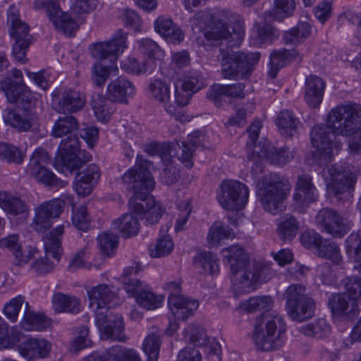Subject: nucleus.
Instances as JSON below:
<instances>
[{"label":"nucleus","mask_w":361,"mask_h":361,"mask_svg":"<svg viewBox=\"0 0 361 361\" xmlns=\"http://www.w3.org/2000/svg\"><path fill=\"white\" fill-rule=\"evenodd\" d=\"M99 178V167L95 164H90L75 176L74 190L79 196H87L93 190Z\"/></svg>","instance_id":"obj_23"},{"label":"nucleus","mask_w":361,"mask_h":361,"mask_svg":"<svg viewBox=\"0 0 361 361\" xmlns=\"http://www.w3.org/2000/svg\"><path fill=\"white\" fill-rule=\"evenodd\" d=\"M78 129V122L75 117L73 116H60L53 125L51 135L54 137L68 136Z\"/></svg>","instance_id":"obj_44"},{"label":"nucleus","mask_w":361,"mask_h":361,"mask_svg":"<svg viewBox=\"0 0 361 361\" xmlns=\"http://www.w3.org/2000/svg\"><path fill=\"white\" fill-rule=\"evenodd\" d=\"M184 338L195 346H206L209 343L205 329L200 325L190 324L185 328Z\"/></svg>","instance_id":"obj_52"},{"label":"nucleus","mask_w":361,"mask_h":361,"mask_svg":"<svg viewBox=\"0 0 361 361\" xmlns=\"http://www.w3.org/2000/svg\"><path fill=\"white\" fill-rule=\"evenodd\" d=\"M4 91L8 102L23 111H32L35 106L36 98L24 82H9L6 84Z\"/></svg>","instance_id":"obj_20"},{"label":"nucleus","mask_w":361,"mask_h":361,"mask_svg":"<svg viewBox=\"0 0 361 361\" xmlns=\"http://www.w3.org/2000/svg\"><path fill=\"white\" fill-rule=\"evenodd\" d=\"M317 253L319 257L329 259L336 264H340L343 259L338 245L327 240L322 239V243L319 245Z\"/></svg>","instance_id":"obj_56"},{"label":"nucleus","mask_w":361,"mask_h":361,"mask_svg":"<svg viewBox=\"0 0 361 361\" xmlns=\"http://www.w3.org/2000/svg\"><path fill=\"white\" fill-rule=\"evenodd\" d=\"M90 307L95 313V324L101 336L105 339L124 341L123 317L120 314H107L109 304L116 298L109 286L102 283L87 290Z\"/></svg>","instance_id":"obj_3"},{"label":"nucleus","mask_w":361,"mask_h":361,"mask_svg":"<svg viewBox=\"0 0 361 361\" xmlns=\"http://www.w3.org/2000/svg\"><path fill=\"white\" fill-rule=\"evenodd\" d=\"M262 154L271 164L279 166L286 164L294 158L293 151L287 147L276 149L275 147L268 145L264 147Z\"/></svg>","instance_id":"obj_41"},{"label":"nucleus","mask_w":361,"mask_h":361,"mask_svg":"<svg viewBox=\"0 0 361 361\" xmlns=\"http://www.w3.org/2000/svg\"><path fill=\"white\" fill-rule=\"evenodd\" d=\"M20 325L25 331H42L49 325V322L44 314L30 311L28 302H25V310Z\"/></svg>","instance_id":"obj_39"},{"label":"nucleus","mask_w":361,"mask_h":361,"mask_svg":"<svg viewBox=\"0 0 361 361\" xmlns=\"http://www.w3.org/2000/svg\"><path fill=\"white\" fill-rule=\"evenodd\" d=\"M135 93L136 88L130 80L125 77H118L108 84L106 96L114 102L127 104L128 99Z\"/></svg>","instance_id":"obj_22"},{"label":"nucleus","mask_w":361,"mask_h":361,"mask_svg":"<svg viewBox=\"0 0 361 361\" xmlns=\"http://www.w3.org/2000/svg\"><path fill=\"white\" fill-rule=\"evenodd\" d=\"M276 124L282 134L291 137L296 133L300 122L292 111L284 110L278 115Z\"/></svg>","instance_id":"obj_43"},{"label":"nucleus","mask_w":361,"mask_h":361,"mask_svg":"<svg viewBox=\"0 0 361 361\" xmlns=\"http://www.w3.org/2000/svg\"><path fill=\"white\" fill-rule=\"evenodd\" d=\"M87 359L88 361H142L136 350L118 345L108 348L102 355H92Z\"/></svg>","instance_id":"obj_28"},{"label":"nucleus","mask_w":361,"mask_h":361,"mask_svg":"<svg viewBox=\"0 0 361 361\" xmlns=\"http://www.w3.org/2000/svg\"><path fill=\"white\" fill-rule=\"evenodd\" d=\"M57 30L65 35L71 37L78 29V24L70 14L66 13H56L49 17Z\"/></svg>","instance_id":"obj_47"},{"label":"nucleus","mask_w":361,"mask_h":361,"mask_svg":"<svg viewBox=\"0 0 361 361\" xmlns=\"http://www.w3.org/2000/svg\"><path fill=\"white\" fill-rule=\"evenodd\" d=\"M0 247L9 250L14 255L16 263L20 266L27 264L37 252V250L32 247L23 249L19 243V235L17 234L1 238Z\"/></svg>","instance_id":"obj_26"},{"label":"nucleus","mask_w":361,"mask_h":361,"mask_svg":"<svg viewBox=\"0 0 361 361\" xmlns=\"http://www.w3.org/2000/svg\"><path fill=\"white\" fill-rule=\"evenodd\" d=\"M51 97L53 108L60 114L77 113L84 108L86 103L85 94L73 88L56 89Z\"/></svg>","instance_id":"obj_16"},{"label":"nucleus","mask_w":361,"mask_h":361,"mask_svg":"<svg viewBox=\"0 0 361 361\" xmlns=\"http://www.w3.org/2000/svg\"><path fill=\"white\" fill-rule=\"evenodd\" d=\"M121 66L128 73L142 75L147 72L152 73L156 68V63L145 60L140 62L135 57L129 56L121 61Z\"/></svg>","instance_id":"obj_49"},{"label":"nucleus","mask_w":361,"mask_h":361,"mask_svg":"<svg viewBox=\"0 0 361 361\" xmlns=\"http://www.w3.org/2000/svg\"><path fill=\"white\" fill-rule=\"evenodd\" d=\"M361 108L347 104L332 109L326 117V124L315 125L310 131L312 145L316 149L319 164L332 160L341 147L336 135L353 136L348 142L351 154H361Z\"/></svg>","instance_id":"obj_1"},{"label":"nucleus","mask_w":361,"mask_h":361,"mask_svg":"<svg viewBox=\"0 0 361 361\" xmlns=\"http://www.w3.org/2000/svg\"><path fill=\"white\" fill-rule=\"evenodd\" d=\"M299 331L307 336L324 339L331 334V327L325 319L319 318L312 323L301 326Z\"/></svg>","instance_id":"obj_42"},{"label":"nucleus","mask_w":361,"mask_h":361,"mask_svg":"<svg viewBox=\"0 0 361 361\" xmlns=\"http://www.w3.org/2000/svg\"><path fill=\"white\" fill-rule=\"evenodd\" d=\"M128 35V32L121 29L118 30L110 40L92 44L90 47L92 55L98 59L111 57L114 62L127 49Z\"/></svg>","instance_id":"obj_17"},{"label":"nucleus","mask_w":361,"mask_h":361,"mask_svg":"<svg viewBox=\"0 0 361 361\" xmlns=\"http://www.w3.org/2000/svg\"><path fill=\"white\" fill-rule=\"evenodd\" d=\"M285 309L293 321L302 322L314 315L315 302L300 284L290 285L286 290Z\"/></svg>","instance_id":"obj_9"},{"label":"nucleus","mask_w":361,"mask_h":361,"mask_svg":"<svg viewBox=\"0 0 361 361\" xmlns=\"http://www.w3.org/2000/svg\"><path fill=\"white\" fill-rule=\"evenodd\" d=\"M92 155L84 149H80V142L75 135H70L62 140L59 144V151L55 158V164L73 172L83 164L90 161Z\"/></svg>","instance_id":"obj_11"},{"label":"nucleus","mask_w":361,"mask_h":361,"mask_svg":"<svg viewBox=\"0 0 361 361\" xmlns=\"http://www.w3.org/2000/svg\"><path fill=\"white\" fill-rule=\"evenodd\" d=\"M312 33V25L307 22H299L295 27L283 32V39L286 44H301Z\"/></svg>","instance_id":"obj_37"},{"label":"nucleus","mask_w":361,"mask_h":361,"mask_svg":"<svg viewBox=\"0 0 361 361\" xmlns=\"http://www.w3.org/2000/svg\"><path fill=\"white\" fill-rule=\"evenodd\" d=\"M135 300L137 303L143 308L154 310L161 305L163 298L155 295L152 292L144 288L136 296Z\"/></svg>","instance_id":"obj_61"},{"label":"nucleus","mask_w":361,"mask_h":361,"mask_svg":"<svg viewBox=\"0 0 361 361\" xmlns=\"http://www.w3.org/2000/svg\"><path fill=\"white\" fill-rule=\"evenodd\" d=\"M160 346L159 335L151 334L146 337L142 343V349L147 356L148 361H157Z\"/></svg>","instance_id":"obj_59"},{"label":"nucleus","mask_w":361,"mask_h":361,"mask_svg":"<svg viewBox=\"0 0 361 361\" xmlns=\"http://www.w3.org/2000/svg\"><path fill=\"white\" fill-rule=\"evenodd\" d=\"M300 228V224L294 216L286 214L276 221V233L279 239L283 242L293 240Z\"/></svg>","instance_id":"obj_31"},{"label":"nucleus","mask_w":361,"mask_h":361,"mask_svg":"<svg viewBox=\"0 0 361 361\" xmlns=\"http://www.w3.org/2000/svg\"><path fill=\"white\" fill-rule=\"evenodd\" d=\"M140 271L137 265L129 267L124 269L122 279L123 287L130 297H135L144 288L143 284L135 276Z\"/></svg>","instance_id":"obj_40"},{"label":"nucleus","mask_w":361,"mask_h":361,"mask_svg":"<svg viewBox=\"0 0 361 361\" xmlns=\"http://www.w3.org/2000/svg\"><path fill=\"white\" fill-rule=\"evenodd\" d=\"M345 245L349 257L358 263L354 266L357 271L355 267L361 264V230L352 232L345 239Z\"/></svg>","instance_id":"obj_50"},{"label":"nucleus","mask_w":361,"mask_h":361,"mask_svg":"<svg viewBox=\"0 0 361 361\" xmlns=\"http://www.w3.org/2000/svg\"><path fill=\"white\" fill-rule=\"evenodd\" d=\"M8 23L11 25L10 36L14 40L13 56L17 61L25 63L27 51L32 42L30 27L20 20L15 7H11L8 11Z\"/></svg>","instance_id":"obj_13"},{"label":"nucleus","mask_w":361,"mask_h":361,"mask_svg":"<svg viewBox=\"0 0 361 361\" xmlns=\"http://www.w3.org/2000/svg\"><path fill=\"white\" fill-rule=\"evenodd\" d=\"M51 350V343L46 339L39 338H28L18 346L20 355L29 361L46 357Z\"/></svg>","instance_id":"obj_24"},{"label":"nucleus","mask_w":361,"mask_h":361,"mask_svg":"<svg viewBox=\"0 0 361 361\" xmlns=\"http://www.w3.org/2000/svg\"><path fill=\"white\" fill-rule=\"evenodd\" d=\"M235 235L233 230L220 221L214 222L209 229L207 241L212 247H217L224 239L233 238Z\"/></svg>","instance_id":"obj_46"},{"label":"nucleus","mask_w":361,"mask_h":361,"mask_svg":"<svg viewBox=\"0 0 361 361\" xmlns=\"http://www.w3.org/2000/svg\"><path fill=\"white\" fill-rule=\"evenodd\" d=\"M290 188L289 181L277 173L266 176L259 182L257 190L263 208L273 214L283 211Z\"/></svg>","instance_id":"obj_4"},{"label":"nucleus","mask_w":361,"mask_h":361,"mask_svg":"<svg viewBox=\"0 0 361 361\" xmlns=\"http://www.w3.org/2000/svg\"><path fill=\"white\" fill-rule=\"evenodd\" d=\"M147 91L149 98L159 103L166 105L170 100V85L163 79L151 80Z\"/></svg>","instance_id":"obj_38"},{"label":"nucleus","mask_w":361,"mask_h":361,"mask_svg":"<svg viewBox=\"0 0 361 361\" xmlns=\"http://www.w3.org/2000/svg\"><path fill=\"white\" fill-rule=\"evenodd\" d=\"M200 137V133L195 132L188 135L187 141L181 142L180 145L178 143L177 154L178 159L188 169H191L193 166L192 155L194 150L201 146Z\"/></svg>","instance_id":"obj_30"},{"label":"nucleus","mask_w":361,"mask_h":361,"mask_svg":"<svg viewBox=\"0 0 361 361\" xmlns=\"http://www.w3.org/2000/svg\"><path fill=\"white\" fill-rule=\"evenodd\" d=\"M32 174L38 182L52 188H64L67 185L66 181L59 179L46 166L36 168L35 170L32 171Z\"/></svg>","instance_id":"obj_54"},{"label":"nucleus","mask_w":361,"mask_h":361,"mask_svg":"<svg viewBox=\"0 0 361 361\" xmlns=\"http://www.w3.org/2000/svg\"><path fill=\"white\" fill-rule=\"evenodd\" d=\"M103 59L94 63L92 67V80L94 85L102 87L110 76H116L118 73V68L110 59L109 65L104 64Z\"/></svg>","instance_id":"obj_34"},{"label":"nucleus","mask_w":361,"mask_h":361,"mask_svg":"<svg viewBox=\"0 0 361 361\" xmlns=\"http://www.w3.org/2000/svg\"><path fill=\"white\" fill-rule=\"evenodd\" d=\"M325 82L324 80L314 75H310L305 80V100L307 104L312 107H318L322 99Z\"/></svg>","instance_id":"obj_29"},{"label":"nucleus","mask_w":361,"mask_h":361,"mask_svg":"<svg viewBox=\"0 0 361 361\" xmlns=\"http://www.w3.org/2000/svg\"><path fill=\"white\" fill-rule=\"evenodd\" d=\"M347 293L332 296L329 305L334 314L353 319L359 313L357 300L361 301V276L343 280Z\"/></svg>","instance_id":"obj_8"},{"label":"nucleus","mask_w":361,"mask_h":361,"mask_svg":"<svg viewBox=\"0 0 361 361\" xmlns=\"http://www.w3.org/2000/svg\"><path fill=\"white\" fill-rule=\"evenodd\" d=\"M212 19L213 25L204 33L208 40L217 41L230 37L237 39L243 38V23L239 15L221 10L214 14Z\"/></svg>","instance_id":"obj_10"},{"label":"nucleus","mask_w":361,"mask_h":361,"mask_svg":"<svg viewBox=\"0 0 361 361\" xmlns=\"http://www.w3.org/2000/svg\"><path fill=\"white\" fill-rule=\"evenodd\" d=\"M105 95H97L94 96L91 99V105L94 110L96 117L101 121L104 122L107 121L111 114L114 112L113 103Z\"/></svg>","instance_id":"obj_48"},{"label":"nucleus","mask_w":361,"mask_h":361,"mask_svg":"<svg viewBox=\"0 0 361 361\" xmlns=\"http://www.w3.org/2000/svg\"><path fill=\"white\" fill-rule=\"evenodd\" d=\"M180 300V304L173 305V308L171 310L174 317L185 320L189 316L193 314L194 312L197 309L199 303L196 300H186L183 297Z\"/></svg>","instance_id":"obj_58"},{"label":"nucleus","mask_w":361,"mask_h":361,"mask_svg":"<svg viewBox=\"0 0 361 361\" xmlns=\"http://www.w3.org/2000/svg\"><path fill=\"white\" fill-rule=\"evenodd\" d=\"M331 181L326 185L329 195L338 200H350L353 195L356 175L348 166L332 165L329 169Z\"/></svg>","instance_id":"obj_12"},{"label":"nucleus","mask_w":361,"mask_h":361,"mask_svg":"<svg viewBox=\"0 0 361 361\" xmlns=\"http://www.w3.org/2000/svg\"><path fill=\"white\" fill-rule=\"evenodd\" d=\"M295 8L294 0H274L271 13L275 20L281 21L292 16Z\"/></svg>","instance_id":"obj_57"},{"label":"nucleus","mask_w":361,"mask_h":361,"mask_svg":"<svg viewBox=\"0 0 361 361\" xmlns=\"http://www.w3.org/2000/svg\"><path fill=\"white\" fill-rule=\"evenodd\" d=\"M221 73L228 80L246 79L254 71L260 59V53L220 50Z\"/></svg>","instance_id":"obj_5"},{"label":"nucleus","mask_w":361,"mask_h":361,"mask_svg":"<svg viewBox=\"0 0 361 361\" xmlns=\"http://www.w3.org/2000/svg\"><path fill=\"white\" fill-rule=\"evenodd\" d=\"M3 117L6 124L21 132L30 130L37 123V114L33 111L18 113L14 110H6Z\"/></svg>","instance_id":"obj_27"},{"label":"nucleus","mask_w":361,"mask_h":361,"mask_svg":"<svg viewBox=\"0 0 361 361\" xmlns=\"http://www.w3.org/2000/svg\"><path fill=\"white\" fill-rule=\"evenodd\" d=\"M173 249V243L169 235L159 238L154 245L149 247V255L152 257H161L170 254Z\"/></svg>","instance_id":"obj_60"},{"label":"nucleus","mask_w":361,"mask_h":361,"mask_svg":"<svg viewBox=\"0 0 361 361\" xmlns=\"http://www.w3.org/2000/svg\"><path fill=\"white\" fill-rule=\"evenodd\" d=\"M205 86V80L200 72L190 71L185 73L176 84V103L179 106H186L192 96Z\"/></svg>","instance_id":"obj_18"},{"label":"nucleus","mask_w":361,"mask_h":361,"mask_svg":"<svg viewBox=\"0 0 361 361\" xmlns=\"http://www.w3.org/2000/svg\"><path fill=\"white\" fill-rule=\"evenodd\" d=\"M73 224L79 230L86 231L90 226V216L86 206L73 207Z\"/></svg>","instance_id":"obj_62"},{"label":"nucleus","mask_w":361,"mask_h":361,"mask_svg":"<svg viewBox=\"0 0 361 361\" xmlns=\"http://www.w3.org/2000/svg\"><path fill=\"white\" fill-rule=\"evenodd\" d=\"M97 241L102 254L109 257L118 244V236L111 233L106 232L98 235Z\"/></svg>","instance_id":"obj_63"},{"label":"nucleus","mask_w":361,"mask_h":361,"mask_svg":"<svg viewBox=\"0 0 361 361\" xmlns=\"http://www.w3.org/2000/svg\"><path fill=\"white\" fill-rule=\"evenodd\" d=\"M319 192L312 181V177L308 174L298 176L295 192L293 196L295 207L300 212L311 203L318 200Z\"/></svg>","instance_id":"obj_19"},{"label":"nucleus","mask_w":361,"mask_h":361,"mask_svg":"<svg viewBox=\"0 0 361 361\" xmlns=\"http://www.w3.org/2000/svg\"><path fill=\"white\" fill-rule=\"evenodd\" d=\"M52 305L56 312L77 314L82 310L81 302L78 298L62 293L54 295Z\"/></svg>","instance_id":"obj_32"},{"label":"nucleus","mask_w":361,"mask_h":361,"mask_svg":"<svg viewBox=\"0 0 361 361\" xmlns=\"http://www.w3.org/2000/svg\"><path fill=\"white\" fill-rule=\"evenodd\" d=\"M25 155L16 146L6 142H0V160L8 164H21Z\"/></svg>","instance_id":"obj_55"},{"label":"nucleus","mask_w":361,"mask_h":361,"mask_svg":"<svg viewBox=\"0 0 361 361\" xmlns=\"http://www.w3.org/2000/svg\"><path fill=\"white\" fill-rule=\"evenodd\" d=\"M286 331V324L281 315H266L262 324L255 325L253 340L262 350H276L282 345L281 336Z\"/></svg>","instance_id":"obj_7"},{"label":"nucleus","mask_w":361,"mask_h":361,"mask_svg":"<svg viewBox=\"0 0 361 361\" xmlns=\"http://www.w3.org/2000/svg\"><path fill=\"white\" fill-rule=\"evenodd\" d=\"M0 207L13 215L23 214L28 211L27 206L23 200L6 191H0Z\"/></svg>","instance_id":"obj_36"},{"label":"nucleus","mask_w":361,"mask_h":361,"mask_svg":"<svg viewBox=\"0 0 361 361\" xmlns=\"http://www.w3.org/2000/svg\"><path fill=\"white\" fill-rule=\"evenodd\" d=\"M221 192L218 200L222 207L233 211L243 209L249 197L248 188L237 180L224 181L221 185Z\"/></svg>","instance_id":"obj_15"},{"label":"nucleus","mask_w":361,"mask_h":361,"mask_svg":"<svg viewBox=\"0 0 361 361\" xmlns=\"http://www.w3.org/2000/svg\"><path fill=\"white\" fill-rule=\"evenodd\" d=\"M121 18L126 27L136 32L141 30L142 20L135 11L130 8H124L122 10Z\"/></svg>","instance_id":"obj_64"},{"label":"nucleus","mask_w":361,"mask_h":361,"mask_svg":"<svg viewBox=\"0 0 361 361\" xmlns=\"http://www.w3.org/2000/svg\"><path fill=\"white\" fill-rule=\"evenodd\" d=\"M137 51L147 59L145 61L160 60L164 56V51L153 40L149 38H142L135 42Z\"/></svg>","instance_id":"obj_45"},{"label":"nucleus","mask_w":361,"mask_h":361,"mask_svg":"<svg viewBox=\"0 0 361 361\" xmlns=\"http://www.w3.org/2000/svg\"><path fill=\"white\" fill-rule=\"evenodd\" d=\"M151 165L152 163L143 155H137L135 166L121 177L127 190L133 192L132 198L141 200V202L133 203L130 200V207L147 226L158 223L165 212V208L160 202L156 201L152 196H148L155 185V180L149 171Z\"/></svg>","instance_id":"obj_2"},{"label":"nucleus","mask_w":361,"mask_h":361,"mask_svg":"<svg viewBox=\"0 0 361 361\" xmlns=\"http://www.w3.org/2000/svg\"><path fill=\"white\" fill-rule=\"evenodd\" d=\"M73 197L71 195L53 199L39 205L35 209V215L32 224L33 229L44 233L49 229L54 219L59 218L63 212L65 204H72Z\"/></svg>","instance_id":"obj_14"},{"label":"nucleus","mask_w":361,"mask_h":361,"mask_svg":"<svg viewBox=\"0 0 361 361\" xmlns=\"http://www.w3.org/2000/svg\"><path fill=\"white\" fill-rule=\"evenodd\" d=\"M273 304L270 296H255L243 302L240 308L248 313L269 310Z\"/></svg>","instance_id":"obj_53"},{"label":"nucleus","mask_w":361,"mask_h":361,"mask_svg":"<svg viewBox=\"0 0 361 361\" xmlns=\"http://www.w3.org/2000/svg\"><path fill=\"white\" fill-rule=\"evenodd\" d=\"M196 267H200L204 272L214 274L219 272V259L217 255L211 252H202L194 258Z\"/></svg>","instance_id":"obj_51"},{"label":"nucleus","mask_w":361,"mask_h":361,"mask_svg":"<svg viewBox=\"0 0 361 361\" xmlns=\"http://www.w3.org/2000/svg\"><path fill=\"white\" fill-rule=\"evenodd\" d=\"M315 222L322 231L335 237L341 238L348 231L343 218L331 209H321L315 217Z\"/></svg>","instance_id":"obj_21"},{"label":"nucleus","mask_w":361,"mask_h":361,"mask_svg":"<svg viewBox=\"0 0 361 361\" xmlns=\"http://www.w3.org/2000/svg\"><path fill=\"white\" fill-rule=\"evenodd\" d=\"M154 30L166 42L179 44L183 41L184 35L179 26L164 16L158 17L154 22Z\"/></svg>","instance_id":"obj_25"},{"label":"nucleus","mask_w":361,"mask_h":361,"mask_svg":"<svg viewBox=\"0 0 361 361\" xmlns=\"http://www.w3.org/2000/svg\"><path fill=\"white\" fill-rule=\"evenodd\" d=\"M111 228L119 232L124 238L136 235L140 228L137 216L131 213L123 214L112 222Z\"/></svg>","instance_id":"obj_33"},{"label":"nucleus","mask_w":361,"mask_h":361,"mask_svg":"<svg viewBox=\"0 0 361 361\" xmlns=\"http://www.w3.org/2000/svg\"><path fill=\"white\" fill-rule=\"evenodd\" d=\"M63 233L64 226L59 225L44 237V247L47 255L59 259L63 250L61 238Z\"/></svg>","instance_id":"obj_35"},{"label":"nucleus","mask_w":361,"mask_h":361,"mask_svg":"<svg viewBox=\"0 0 361 361\" xmlns=\"http://www.w3.org/2000/svg\"><path fill=\"white\" fill-rule=\"evenodd\" d=\"M226 252L225 257L228 259L231 268V280L233 283L240 284L241 288L251 287L259 279V271L251 266L247 255L238 245H232L224 250Z\"/></svg>","instance_id":"obj_6"}]
</instances>
